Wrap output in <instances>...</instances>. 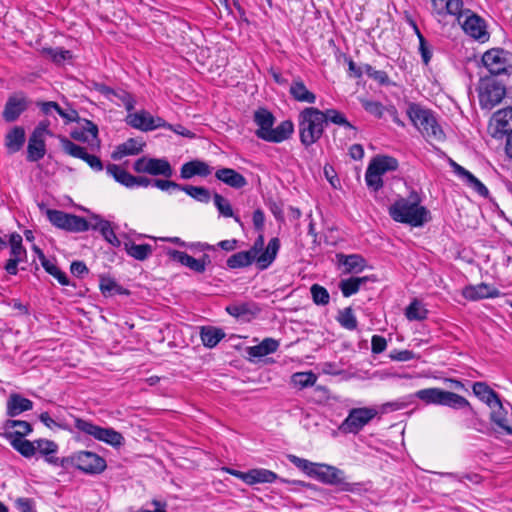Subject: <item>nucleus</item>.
Masks as SVG:
<instances>
[{
	"label": "nucleus",
	"mask_w": 512,
	"mask_h": 512,
	"mask_svg": "<svg viewBox=\"0 0 512 512\" xmlns=\"http://www.w3.org/2000/svg\"><path fill=\"white\" fill-rule=\"evenodd\" d=\"M432 6L440 16L457 17L464 32L475 40L483 43L489 39L485 20L470 9H464L463 0H432Z\"/></svg>",
	"instance_id": "obj_1"
},
{
	"label": "nucleus",
	"mask_w": 512,
	"mask_h": 512,
	"mask_svg": "<svg viewBox=\"0 0 512 512\" xmlns=\"http://www.w3.org/2000/svg\"><path fill=\"white\" fill-rule=\"evenodd\" d=\"M289 461L310 477L326 485L338 487L340 491L353 492L356 484L347 481L345 472L335 466L314 463L295 455L288 456Z\"/></svg>",
	"instance_id": "obj_2"
},
{
	"label": "nucleus",
	"mask_w": 512,
	"mask_h": 512,
	"mask_svg": "<svg viewBox=\"0 0 512 512\" xmlns=\"http://www.w3.org/2000/svg\"><path fill=\"white\" fill-rule=\"evenodd\" d=\"M421 199L417 192L410 193L408 198H400L389 207L391 218L399 223L413 227L423 226L430 220L429 210L420 205Z\"/></svg>",
	"instance_id": "obj_3"
},
{
	"label": "nucleus",
	"mask_w": 512,
	"mask_h": 512,
	"mask_svg": "<svg viewBox=\"0 0 512 512\" xmlns=\"http://www.w3.org/2000/svg\"><path fill=\"white\" fill-rule=\"evenodd\" d=\"M253 121L258 126L255 131L256 136L271 143H280L290 138L294 131V125L291 120L282 121L276 128L274 115L266 108H259L254 112Z\"/></svg>",
	"instance_id": "obj_4"
},
{
	"label": "nucleus",
	"mask_w": 512,
	"mask_h": 512,
	"mask_svg": "<svg viewBox=\"0 0 512 512\" xmlns=\"http://www.w3.org/2000/svg\"><path fill=\"white\" fill-rule=\"evenodd\" d=\"M407 115L427 141L442 142L445 139V133L431 110L410 103Z\"/></svg>",
	"instance_id": "obj_5"
},
{
	"label": "nucleus",
	"mask_w": 512,
	"mask_h": 512,
	"mask_svg": "<svg viewBox=\"0 0 512 512\" xmlns=\"http://www.w3.org/2000/svg\"><path fill=\"white\" fill-rule=\"evenodd\" d=\"M324 116L315 107L304 108L298 117L299 137L305 147L316 143L324 132Z\"/></svg>",
	"instance_id": "obj_6"
},
{
	"label": "nucleus",
	"mask_w": 512,
	"mask_h": 512,
	"mask_svg": "<svg viewBox=\"0 0 512 512\" xmlns=\"http://www.w3.org/2000/svg\"><path fill=\"white\" fill-rule=\"evenodd\" d=\"M415 396L426 404L442 405L453 409L467 408L473 411L465 397L440 388L421 389L415 393Z\"/></svg>",
	"instance_id": "obj_7"
},
{
	"label": "nucleus",
	"mask_w": 512,
	"mask_h": 512,
	"mask_svg": "<svg viewBox=\"0 0 512 512\" xmlns=\"http://www.w3.org/2000/svg\"><path fill=\"white\" fill-rule=\"evenodd\" d=\"M74 426L80 432L92 436L94 439L98 441H102L106 444H109L113 447H119L124 442V437L122 434L113 428H104L98 425L93 424L91 421L73 417Z\"/></svg>",
	"instance_id": "obj_8"
},
{
	"label": "nucleus",
	"mask_w": 512,
	"mask_h": 512,
	"mask_svg": "<svg viewBox=\"0 0 512 512\" xmlns=\"http://www.w3.org/2000/svg\"><path fill=\"white\" fill-rule=\"evenodd\" d=\"M483 65L492 75L512 74V53L503 48H492L482 56Z\"/></svg>",
	"instance_id": "obj_9"
},
{
	"label": "nucleus",
	"mask_w": 512,
	"mask_h": 512,
	"mask_svg": "<svg viewBox=\"0 0 512 512\" xmlns=\"http://www.w3.org/2000/svg\"><path fill=\"white\" fill-rule=\"evenodd\" d=\"M65 463H71L77 469L87 474H99L106 468V461L90 451H80L68 458H63L60 465L64 466Z\"/></svg>",
	"instance_id": "obj_10"
},
{
	"label": "nucleus",
	"mask_w": 512,
	"mask_h": 512,
	"mask_svg": "<svg viewBox=\"0 0 512 512\" xmlns=\"http://www.w3.org/2000/svg\"><path fill=\"white\" fill-rule=\"evenodd\" d=\"M478 92L481 108L491 110L502 101L506 88L495 79L487 77L481 79Z\"/></svg>",
	"instance_id": "obj_11"
},
{
	"label": "nucleus",
	"mask_w": 512,
	"mask_h": 512,
	"mask_svg": "<svg viewBox=\"0 0 512 512\" xmlns=\"http://www.w3.org/2000/svg\"><path fill=\"white\" fill-rule=\"evenodd\" d=\"M280 248V241L277 237L270 239L265 250L264 236L260 234L254 241L248 252L256 259V264L260 270L267 269L275 260Z\"/></svg>",
	"instance_id": "obj_12"
},
{
	"label": "nucleus",
	"mask_w": 512,
	"mask_h": 512,
	"mask_svg": "<svg viewBox=\"0 0 512 512\" xmlns=\"http://www.w3.org/2000/svg\"><path fill=\"white\" fill-rule=\"evenodd\" d=\"M46 215L49 221L59 229L74 233L89 230L88 221L81 216L55 209H47Z\"/></svg>",
	"instance_id": "obj_13"
},
{
	"label": "nucleus",
	"mask_w": 512,
	"mask_h": 512,
	"mask_svg": "<svg viewBox=\"0 0 512 512\" xmlns=\"http://www.w3.org/2000/svg\"><path fill=\"white\" fill-rule=\"evenodd\" d=\"M378 414L372 407L353 408L340 425L339 429L344 433L357 434Z\"/></svg>",
	"instance_id": "obj_14"
},
{
	"label": "nucleus",
	"mask_w": 512,
	"mask_h": 512,
	"mask_svg": "<svg viewBox=\"0 0 512 512\" xmlns=\"http://www.w3.org/2000/svg\"><path fill=\"white\" fill-rule=\"evenodd\" d=\"M136 173H146L152 176H164L170 178L173 175V168L165 158H149L143 156L133 164Z\"/></svg>",
	"instance_id": "obj_15"
},
{
	"label": "nucleus",
	"mask_w": 512,
	"mask_h": 512,
	"mask_svg": "<svg viewBox=\"0 0 512 512\" xmlns=\"http://www.w3.org/2000/svg\"><path fill=\"white\" fill-rule=\"evenodd\" d=\"M126 123L141 131H151L157 128L166 127V122L162 118H155L145 110L134 113L130 112L126 117Z\"/></svg>",
	"instance_id": "obj_16"
},
{
	"label": "nucleus",
	"mask_w": 512,
	"mask_h": 512,
	"mask_svg": "<svg viewBox=\"0 0 512 512\" xmlns=\"http://www.w3.org/2000/svg\"><path fill=\"white\" fill-rule=\"evenodd\" d=\"M47 131V125L40 123L31 134L27 146V160L37 162L45 156L46 145L44 134Z\"/></svg>",
	"instance_id": "obj_17"
},
{
	"label": "nucleus",
	"mask_w": 512,
	"mask_h": 512,
	"mask_svg": "<svg viewBox=\"0 0 512 512\" xmlns=\"http://www.w3.org/2000/svg\"><path fill=\"white\" fill-rule=\"evenodd\" d=\"M61 145L65 153L72 157L82 159L94 171L103 170V163L101 159L96 155L89 154L86 151V148L75 144L67 138H61Z\"/></svg>",
	"instance_id": "obj_18"
},
{
	"label": "nucleus",
	"mask_w": 512,
	"mask_h": 512,
	"mask_svg": "<svg viewBox=\"0 0 512 512\" xmlns=\"http://www.w3.org/2000/svg\"><path fill=\"white\" fill-rule=\"evenodd\" d=\"M29 101L23 93L11 95L2 112V117L6 122H14L28 108Z\"/></svg>",
	"instance_id": "obj_19"
},
{
	"label": "nucleus",
	"mask_w": 512,
	"mask_h": 512,
	"mask_svg": "<svg viewBox=\"0 0 512 512\" xmlns=\"http://www.w3.org/2000/svg\"><path fill=\"white\" fill-rule=\"evenodd\" d=\"M494 123L493 137L502 138L504 135L512 133V107L498 110L493 114Z\"/></svg>",
	"instance_id": "obj_20"
},
{
	"label": "nucleus",
	"mask_w": 512,
	"mask_h": 512,
	"mask_svg": "<svg viewBox=\"0 0 512 512\" xmlns=\"http://www.w3.org/2000/svg\"><path fill=\"white\" fill-rule=\"evenodd\" d=\"M449 164L452 167L454 173L460 178H462L466 182V184L473 188L480 196H488L489 191L487 187L480 180H478L471 172L466 170L464 167H462L452 159H449Z\"/></svg>",
	"instance_id": "obj_21"
},
{
	"label": "nucleus",
	"mask_w": 512,
	"mask_h": 512,
	"mask_svg": "<svg viewBox=\"0 0 512 512\" xmlns=\"http://www.w3.org/2000/svg\"><path fill=\"white\" fill-rule=\"evenodd\" d=\"M501 295V292L486 284V283H480L475 286H468L463 290V296L472 301L485 299V298H496Z\"/></svg>",
	"instance_id": "obj_22"
},
{
	"label": "nucleus",
	"mask_w": 512,
	"mask_h": 512,
	"mask_svg": "<svg viewBox=\"0 0 512 512\" xmlns=\"http://www.w3.org/2000/svg\"><path fill=\"white\" fill-rule=\"evenodd\" d=\"M212 172V168L204 161L192 160L182 165L180 177L190 179L194 176L207 177Z\"/></svg>",
	"instance_id": "obj_23"
},
{
	"label": "nucleus",
	"mask_w": 512,
	"mask_h": 512,
	"mask_svg": "<svg viewBox=\"0 0 512 512\" xmlns=\"http://www.w3.org/2000/svg\"><path fill=\"white\" fill-rule=\"evenodd\" d=\"M289 93L297 102L314 104L316 101V95L306 87L300 77L293 79L289 88Z\"/></svg>",
	"instance_id": "obj_24"
},
{
	"label": "nucleus",
	"mask_w": 512,
	"mask_h": 512,
	"mask_svg": "<svg viewBox=\"0 0 512 512\" xmlns=\"http://www.w3.org/2000/svg\"><path fill=\"white\" fill-rule=\"evenodd\" d=\"M4 437L13 439L16 437H24L32 432V426L27 421L8 419L3 424Z\"/></svg>",
	"instance_id": "obj_25"
},
{
	"label": "nucleus",
	"mask_w": 512,
	"mask_h": 512,
	"mask_svg": "<svg viewBox=\"0 0 512 512\" xmlns=\"http://www.w3.org/2000/svg\"><path fill=\"white\" fill-rule=\"evenodd\" d=\"M215 177L219 181H222L226 185L235 189H241L247 185L246 178L232 168L218 169L215 173Z\"/></svg>",
	"instance_id": "obj_26"
},
{
	"label": "nucleus",
	"mask_w": 512,
	"mask_h": 512,
	"mask_svg": "<svg viewBox=\"0 0 512 512\" xmlns=\"http://www.w3.org/2000/svg\"><path fill=\"white\" fill-rule=\"evenodd\" d=\"M490 420L505 431L507 435H512V426L508 423V410L504 407L500 398L498 402H494V407L491 408Z\"/></svg>",
	"instance_id": "obj_27"
},
{
	"label": "nucleus",
	"mask_w": 512,
	"mask_h": 512,
	"mask_svg": "<svg viewBox=\"0 0 512 512\" xmlns=\"http://www.w3.org/2000/svg\"><path fill=\"white\" fill-rule=\"evenodd\" d=\"M144 146V142H141L136 138H129L127 141L116 147L112 152L111 157L113 160L117 161L128 155H137L143 151Z\"/></svg>",
	"instance_id": "obj_28"
},
{
	"label": "nucleus",
	"mask_w": 512,
	"mask_h": 512,
	"mask_svg": "<svg viewBox=\"0 0 512 512\" xmlns=\"http://www.w3.org/2000/svg\"><path fill=\"white\" fill-rule=\"evenodd\" d=\"M33 408V402L24 398L20 394L13 393L7 400V415L9 417H16L22 412L29 411Z\"/></svg>",
	"instance_id": "obj_29"
},
{
	"label": "nucleus",
	"mask_w": 512,
	"mask_h": 512,
	"mask_svg": "<svg viewBox=\"0 0 512 512\" xmlns=\"http://www.w3.org/2000/svg\"><path fill=\"white\" fill-rule=\"evenodd\" d=\"M25 130L21 126L13 127L5 136V146L9 154H14L21 150L25 143Z\"/></svg>",
	"instance_id": "obj_30"
},
{
	"label": "nucleus",
	"mask_w": 512,
	"mask_h": 512,
	"mask_svg": "<svg viewBox=\"0 0 512 512\" xmlns=\"http://www.w3.org/2000/svg\"><path fill=\"white\" fill-rule=\"evenodd\" d=\"M168 255L173 261H176L197 273L204 272L203 263L200 262L199 259H195L194 257L190 256L186 252L178 251V250H169Z\"/></svg>",
	"instance_id": "obj_31"
},
{
	"label": "nucleus",
	"mask_w": 512,
	"mask_h": 512,
	"mask_svg": "<svg viewBox=\"0 0 512 512\" xmlns=\"http://www.w3.org/2000/svg\"><path fill=\"white\" fill-rule=\"evenodd\" d=\"M279 342L273 338H265L260 344L247 348L250 357L260 358L277 351Z\"/></svg>",
	"instance_id": "obj_32"
},
{
	"label": "nucleus",
	"mask_w": 512,
	"mask_h": 512,
	"mask_svg": "<svg viewBox=\"0 0 512 512\" xmlns=\"http://www.w3.org/2000/svg\"><path fill=\"white\" fill-rule=\"evenodd\" d=\"M473 393L490 408L494 407V402H498L499 395L490 388L485 382H475L472 387Z\"/></svg>",
	"instance_id": "obj_33"
},
{
	"label": "nucleus",
	"mask_w": 512,
	"mask_h": 512,
	"mask_svg": "<svg viewBox=\"0 0 512 512\" xmlns=\"http://www.w3.org/2000/svg\"><path fill=\"white\" fill-rule=\"evenodd\" d=\"M340 264L345 267V273L361 272L365 268V259L358 254H337Z\"/></svg>",
	"instance_id": "obj_34"
},
{
	"label": "nucleus",
	"mask_w": 512,
	"mask_h": 512,
	"mask_svg": "<svg viewBox=\"0 0 512 512\" xmlns=\"http://www.w3.org/2000/svg\"><path fill=\"white\" fill-rule=\"evenodd\" d=\"M36 451L45 456L48 463L54 465L60 464L59 458L52 456V454L58 451V445L54 441L47 439L36 440Z\"/></svg>",
	"instance_id": "obj_35"
},
{
	"label": "nucleus",
	"mask_w": 512,
	"mask_h": 512,
	"mask_svg": "<svg viewBox=\"0 0 512 512\" xmlns=\"http://www.w3.org/2000/svg\"><path fill=\"white\" fill-rule=\"evenodd\" d=\"M106 171L111 175L118 183L122 184L127 188L134 187L135 176L121 168L116 164H108Z\"/></svg>",
	"instance_id": "obj_36"
},
{
	"label": "nucleus",
	"mask_w": 512,
	"mask_h": 512,
	"mask_svg": "<svg viewBox=\"0 0 512 512\" xmlns=\"http://www.w3.org/2000/svg\"><path fill=\"white\" fill-rule=\"evenodd\" d=\"M200 337L204 346L213 348L225 337V333L220 328L207 326L202 327Z\"/></svg>",
	"instance_id": "obj_37"
},
{
	"label": "nucleus",
	"mask_w": 512,
	"mask_h": 512,
	"mask_svg": "<svg viewBox=\"0 0 512 512\" xmlns=\"http://www.w3.org/2000/svg\"><path fill=\"white\" fill-rule=\"evenodd\" d=\"M370 279L371 278L368 276L344 279L339 283V288L344 297H350L353 294H356L359 291L361 285L365 284Z\"/></svg>",
	"instance_id": "obj_38"
},
{
	"label": "nucleus",
	"mask_w": 512,
	"mask_h": 512,
	"mask_svg": "<svg viewBox=\"0 0 512 512\" xmlns=\"http://www.w3.org/2000/svg\"><path fill=\"white\" fill-rule=\"evenodd\" d=\"M99 288L104 296L128 295L129 291L119 285L113 278L107 276L100 277Z\"/></svg>",
	"instance_id": "obj_39"
},
{
	"label": "nucleus",
	"mask_w": 512,
	"mask_h": 512,
	"mask_svg": "<svg viewBox=\"0 0 512 512\" xmlns=\"http://www.w3.org/2000/svg\"><path fill=\"white\" fill-rule=\"evenodd\" d=\"M278 478L277 474L271 470L255 468L249 470L248 485L257 483H272Z\"/></svg>",
	"instance_id": "obj_40"
},
{
	"label": "nucleus",
	"mask_w": 512,
	"mask_h": 512,
	"mask_svg": "<svg viewBox=\"0 0 512 512\" xmlns=\"http://www.w3.org/2000/svg\"><path fill=\"white\" fill-rule=\"evenodd\" d=\"M9 441L11 446L26 458H30L36 453V440L32 442L23 437H16L9 439Z\"/></svg>",
	"instance_id": "obj_41"
},
{
	"label": "nucleus",
	"mask_w": 512,
	"mask_h": 512,
	"mask_svg": "<svg viewBox=\"0 0 512 512\" xmlns=\"http://www.w3.org/2000/svg\"><path fill=\"white\" fill-rule=\"evenodd\" d=\"M256 259L248 251H240L231 255L226 264L230 269H238L250 266Z\"/></svg>",
	"instance_id": "obj_42"
},
{
	"label": "nucleus",
	"mask_w": 512,
	"mask_h": 512,
	"mask_svg": "<svg viewBox=\"0 0 512 512\" xmlns=\"http://www.w3.org/2000/svg\"><path fill=\"white\" fill-rule=\"evenodd\" d=\"M127 254L136 260L144 261L152 254V246L150 244L125 243Z\"/></svg>",
	"instance_id": "obj_43"
},
{
	"label": "nucleus",
	"mask_w": 512,
	"mask_h": 512,
	"mask_svg": "<svg viewBox=\"0 0 512 512\" xmlns=\"http://www.w3.org/2000/svg\"><path fill=\"white\" fill-rule=\"evenodd\" d=\"M322 114L324 116L325 123L331 122L333 124L356 131V127L347 120L346 116L342 112L336 109H327L322 111Z\"/></svg>",
	"instance_id": "obj_44"
},
{
	"label": "nucleus",
	"mask_w": 512,
	"mask_h": 512,
	"mask_svg": "<svg viewBox=\"0 0 512 512\" xmlns=\"http://www.w3.org/2000/svg\"><path fill=\"white\" fill-rule=\"evenodd\" d=\"M370 165L384 175L388 171H395L398 168V161L390 156L375 157Z\"/></svg>",
	"instance_id": "obj_45"
},
{
	"label": "nucleus",
	"mask_w": 512,
	"mask_h": 512,
	"mask_svg": "<svg viewBox=\"0 0 512 512\" xmlns=\"http://www.w3.org/2000/svg\"><path fill=\"white\" fill-rule=\"evenodd\" d=\"M213 200H214V204H215L217 210L219 211V213L222 216L227 217V218L231 217L235 220V222L242 225V222H241L239 216L234 215V212H233V209H232V206H231L229 200H227L226 198H224L222 195H220L218 193L214 194Z\"/></svg>",
	"instance_id": "obj_46"
},
{
	"label": "nucleus",
	"mask_w": 512,
	"mask_h": 512,
	"mask_svg": "<svg viewBox=\"0 0 512 512\" xmlns=\"http://www.w3.org/2000/svg\"><path fill=\"white\" fill-rule=\"evenodd\" d=\"M428 310L418 301L413 300L406 308L405 315L410 321H422L427 318Z\"/></svg>",
	"instance_id": "obj_47"
},
{
	"label": "nucleus",
	"mask_w": 512,
	"mask_h": 512,
	"mask_svg": "<svg viewBox=\"0 0 512 512\" xmlns=\"http://www.w3.org/2000/svg\"><path fill=\"white\" fill-rule=\"evenodd\" d=\"M180 190L184 191L187 195L202 203H208L211 198L210 191L202 186L182 185Z\"/></svg>",
	"instance_id": "obj_48"
},
{
	"label": "nucleus",
	"mask_w": 512,
	"mask_h": 512,
	"mask_svg": "<svg viewBox=\"0 0 512 512\" xmlns=\"http://www.w3.org/2000/svg\"><path fill=\"white\" fill-rule=\"evenodd\" d=\"M292 383L299 389L313 386L317 381V376L312 371L297 372L291 377Z\"/></svg>",
	"instance_id": "obj_49"
},
{
	"label": "nucleus",
	"mask_w": 512,
	"mask_h": 512,
	"mask_svg": "<svg viewBox=\"0 0 512 512\" xmlns=\"http://www.w3.org/2000/svg\"><path fill=\"white\" fill-rule=\"evenodd\" d=\"M337 320L347 330H355L357 328L358 322L351 307L339 311Z\"/></svg>",
	"instance_id": "obj_50"
},
{
	"label": "nucleus",
	"mask_w": 512,
	"mask_h": 512,
	"mask_svg": "<svg viewBox=\"0 0 512 512\" xmlns=\"http://www.w3.org/2000/svg\"><path fill=\"white\" fill-rule=\"evenodd\" d=\"M365 181L367 186L374 191H378L383 186L382 174L370 164L365 173Z\"/></svg>",
	"instance_id": "obj_51"
},
{
	"label": "nucleus",
	"mask_w": 512,
	"mask_h": 512,
	"mask_svg": "<svg viewBox=\"0 0 512 512\" xmlns=\"http://www.w3.org/2000/svg\"><path fill=\"white\" fill-rule=\"evenodd\" d=\"M42 53L56 64H62L64 61L72 58L71 51L63 48H44Z\"/></svg>",
	"instance_id": "obj_52"
},
{
	"label": "nucleus",
	"mask_w": 512,
	"mask_h": 512,
	"mask_svg": "<svg viewBox=\"0 0 512 512\" xmlns=\"http://www.w3.org/2000/svg\"><path fill=\"white\" fill-rule=\"evenodd\" d=\"M42 266L45 269V271L52 275L53 277H55L61 285H69V279L67 275L50 260H45Z\"/></svg>",
	"instance_id": "obj_53"
},
{
	"label": "nucleus",
	"mask_w": 512,
	"mask_h": 512,
	"mask_svg": "<svg viewBox=\"0 0 512 512\" xmlns=\"http://www.w3.org/2000/svg\"><path fill=\"white\" fill-rule=\"evenodd\" d=\"M360 102L366 112H368L369 114H371L377 118H382L384 115V112L386 111V108H387V107H384L378 101L361 99Z\"/></svg>",
	"instance_id": "obj_54"
},
{
	"label": "nucleus",
	"mask_w": 512,
	"mask_h": 512,
	"mask_svg": "<svg viewBox=\"0 0 512 512\" xmlns=\"http://www.w3.org/2000/svg\"><path fill=\"white\" fill-rule=\"evenodd\" d=\"M310 291L315 304L326 305L329 303L330 296L324 287L318 284H313L310 288Z\"/></svg>",
	"instance_id": "obj_55"
},
{
	"label": "nucleus",
	"mask_w": 512,
	"mask_h": 512,
	"mask_svg": "<svg viewBox=\"0 0 512 512\" xmlns=\"http://www.w3.org/2000/svg\"><path fill=\"white\" fill-rule=\"evenodd\" d=\"M364 73L368 75L370 78L375 80L381 85H387L389 83V77L388 74L385 71L382 70H376L374 67H372L369 64H365L363 66Z\"/></svg>",
	"instance_id": "obj_56"
},
{
	"label": "nucleus",
	"mask_w": 512,
	"mask_h": 512,
	"mask_svg": "<svg viewBox=\"0 0 512 512\" xmlns=\"http://www.w3.org/2000/svg\"><path fill=\"white\" fill-rule=\"evenodd\" d=\"M415 31H416V34L419 39V52L421 54L422 61L425 65H427L430 62L431 57H432V51H431L430 45L427 42V40L424 38V36L421 34V32L419 31L417 26H415Z\"/></svg>",
	"instance_id": "obj_57"
},
{
	"label": "nucleus",
	"mask_w": 512,
	"mask_h": 512,
	"mask_svg": "<svg viewBox=\"0 0 512 512\" xmlns=\"http://www.w3.org/2000/svg\"><path fill=\"white\" fill-rule=\"evenodd\" d=\"M100 233L103 236V238L112 246L119 247L121 245V242L116 236L110 222H103L101 224Z\"/></svg>",
	"instance_id": "obj_58"
},
{
	"label": "nucleus",
	"mask_w": 512,
	"mask_h": 512,
	"mask_svg": "<svg viewBox=\"0 0 512 512\" xmlns=\"http://www.w3.org/2000/svg\"><path fill=\"white\" fill-rule=\"evenodd\" d=\"M39 419L45 426H47L50 429H52L53 427H58L63 430L72 431L71 426L67 421H56L54 418L50 416L48 412H42L39 415Z\"/></svg>",
	"instance_id": "obj_59"
},
{
	"label": "nucleus",
	"mask_w": 512,
	"mask_h": 512,
	"mask_svg": "<svg viewBox=\"0 0 512 512\" xmlns=\"http://www.w3.org/2000/svg\"><path fill=\"white\" fill-rule=\"evenodd\" d=\"M113 97L118 98L123 103V105L125 106L127 111L130 112V111H132L134 109L135 100L132 97V95L130 93H128L127 91L122 90V89H119V90H115L114 89V93L112 94V98Z\"/></svg>",
	"instance_id": "obj_60"
},
{
	"label": "nucleus",
	"mask_w": 512,
	"mask_h": 512,
	"mask_svg": "<svg viewBox=\"0 0 512 512\" xmlns=\"http://www.w3.org/2000/svg\"><path fill=\"white\" fill-rule=\"evenodd\" d=\"M389 357L394 361L407 362L416 358V355L411 350H393L390 352Z\"/></svg>",
	"instance_id": "obj_61"
},
{
	"label": "nucleus",
	"mask_w": 512,
	"mask_h": 512,
	"mask_svg": "<svg viewBox=\"0 0 512 512\" xmlns=\"http://www.w3.org/2000/svg\"><path fill=\"white\" fill-rule=\"evenodd\" d=\"M226 311L233 317H241L250 312L248 304H232L226 307Z\"/></svg>",
	"instance_id": "obj_62"
},
{
	"label": "nucleus",
	"mask_w": 512,
	"mask_h": 512,
	"mask_svg": "<svg viewBox=\"0 0 512 512\" xmlns=\"http://www.w3.org/2000/svg\"><path fill=\"white\" fill-rule=\"evenodd\" d=\"M387 341L383 336L374 335L371 339V351L373 354H380L385 351Z\"/></svg>",
	"instance_id": "obj_63"
},
{
	"label": "nucleus",
	"mask_w": 512,
	"mask_h": 512,
	"mask_svg": "<svg viewBox=\"0 0 512 512\" xmlns=\"http://www.w3.org/2000/svg\"><path fill=\"white\" fill-rule=\"evenodd\" d=\"M15 506L20 512H35L34 501L30 498H17Z\"/></svg>",
	"instance_id": "obj_64"
}]
</instances>
